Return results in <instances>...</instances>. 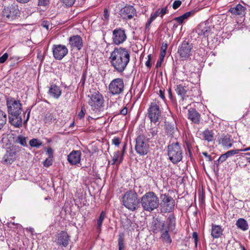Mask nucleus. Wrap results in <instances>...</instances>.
<instances>
[{
  "label": "nucleus",
  "instance_id": "nucleus-22",
  "mask_svg": "<svg viewBox=\"0 0 250 250\" xmlns=\"http://www.w3.org/2000/svg\"><path fill=\"white\" fill-rule=\"evenodd\" d=\"M167 225V220L166 222L161 221L158 218L154 219L151 223V229L152 231L155 233L161 232Z\"/></svg>",
  "mask_w": 250,
  "mask_h": 250
},
{
  "label": "nucleus",
  "instance_id": "nucleus-11",
  "mask_svg": "<svg viewBox=\"0 0 250 250\" xmlns=\"http://www.w3.org/2000/svg\"><path fill=\"white\" fill-rule=\"evenodd\" d=\"M161 203L160 210L161 213H168L173 211L174 208L175 201L168 194L161 195Z\"/></svg>",
  "mask_w": 250,
  "mask_h": 250
},
{
  "label": "nucleus",
  "instance_id": "nucleus-35",
  "mask_svg": "<svg viewBox=\"0 0 250 250\" xmlns=\"http://www.w3.org/2000/svg\"><path fill=\"white\" fill-rule=\"evenodd\" d=\"M26 140V137L22 135H19L16 138L15 142L17 144H20L23 146H27Z\"/></svg>",
  "mask_w": 250,
  "mask_h": 250
},
{
  "label": "nucleus",
  "instance_id": "nucleus-42",
  "mask_svg": "<svg viewBox=\"0 0 250 250\" xmlns=\"http://www.w3.org/2000/svg\"><path fill=\"white\" fill-rule=\"evenodd\" d=\"M76 0H61L62 2L67 7H71Z\"/></svg>",
  "mask_w": 250,
  "mask_h": 250
},
{
  "label": "nucleus",
  "instance_id": "nucleus-21",
  "mask_svg": "<svg viewBox=\"0 0 250 250\" xmlns=\"http://www.w3.org/2000/svg\"><path fill=\"white\" fill-rule=\"evenodd\" d=\"M19 14V10L18 6L11 5L5 7L2 11V15L8 19H14Z\"/></svg>",
  "mask_w": 250,
  "mask_h": 250
},
{
  "label": "nucleus",
  "instance_id": "nucleus-3",
  "mask_svg": "<svg viewBox=\"0 0 250 250\" xmlns=\"http://www.w3.org/2000/svg\"><path fill=\"white\" fill-rule=\"evenodd\" d=\"M140 203L143 209L149 212L158 208L160 204L158 197L153 191L147 192L143 195Z\"/></svg>",
  "mask_w": 250,
  "mask_h": 250
},
{
  "label": "nucleus",
  "instance_id": "nucleus-51",
  "mask_svg": "<svg viewBox=\"0 0 250 250\" xmlns=\"http://www.w3.org/2000/svg\"><path fill=\"white\" fill-rule=\"evenodd\" d=\"M126 147V145L125 144L123 146V149H122V154L120 156V159L119 160V163H121L123 161L124 154L125 151Z\"/></svg>",
  "mask_w": 250,
  "mask_h": 250
},
{
  "label": "nucleus",
  "instance_id": "nucleus-41",
  "mask_svg": "<svg viewBox=\"0 0 250 250\" xmlns=\"http://www.w3.org/2000/svg\"><path fill=\"white\" fill-rule=\"evenodd\" d=\"M120 152L119 151H117L116 152H114L113 153V155L112 156V165L115 164L116 162H118L119 157L120 158Z\"/></svg>",
  "mask_w": 250,
  "mask_h": 250
},
{
  "label": "nucleus",
  "instance_id": "nucleus-4",
  "mask_svg": "<svg viewBox=\"0 0 250 250\" xmlns=\"http://www.w3.org/2000/svg\"><path fill=\"white\" fill-rule=\"evenodd\" d=\"M124 206L130 210L134 211L139 207L140 203L137 193L134 190L127 191L123 197Z\"/></svg>",
  "mask_w": 250,
  "mask_h": 250
},
{
  "label": "nucleus",
  "instance_id": "nucleus-5",
  "mask_svg": "<svg viewBox=\"0 0 250 250\" xmlns=\"http://www.w3.org/2000/svg\"><path fill=\"white\" fill-rule=\"evenodd\" d=\"M87 97V103L91 106V109L95 112L101 111L104 106V99L103 95L98 91H90V94Z\"/></svg>",
  "mask_w": 250,
  "mask_h": 250
},
{
  "label": "nucleus",
  "instance_id": "nucleus-1",
  "mask_svg": "<svg viewBox=\"0 0 250 250\" xmlns=\"http://www.w3.org/2000/svg\"><path fill=\"white\" fill-rule=\"evenodd\" d=\"M130 52L126 48L115 47L110 53L109 61L114 70L122 73L126 69L130 62Z\"/></svg>",
  "mask_w": 250,
  "mask_h": 250
},
{
  "label": "nucleus",
  "instance_id": "nucleus-30",
  "mask_svg": "<svg viewBox=\"0 0 250 250\" xmlns=\"http://www.w3.org/2000/svg\"><path fill=\"white\" fill-rule=\"evenodd\" d=\"M177 128L174 125L168 124L166 125V131L167 135L174 136L175 133L177 131Z\"/></svg>",
  "mask_w": 250,
  "mask_h": 250
},
{
  "label": "nucleus",
  "instance_id": "nucleus-27",
  "mask_svg": "<svg viewBox=\"0 0 250 250\" xmlns=\"http://www.w3.org/2000/svg\"><path fill=\"white\" fill-rule=\"evenodd\" d=\"M224 229L222 226L220 225H216L212 224L211 235L213 238H218L221 237L223 235V231Z\"/></svg>",
  "mask_w": 250,
  "mask_h": 250
},
{
  "label": "nucleus",
  "instance_id": "nucleus-15",
  "mask_svg": "<svg viewBox=\"0 0 250 250\" xmlns=\"http://www.w3.org/2000/svg\"><path fill=\"white\" fill-rule=\"evenodd\" d=\"M53 55L56 60H61L68 52L67 47L62 44H55L52 46Z\"/></svg>",
  "mask_w": 250,
  "mask_h": 250
},
{
  "label": "nucleus",
  "instance_id": "nucleus-45",
  "mask_svg": "<svg viewBox=\"0 0 250 250\" xmlns=\"http://www.w3.org/2000/svg\"><path fill=\"white\" fill-rule=\"evenodd\" d=\"M167 48V44L165 43L164 44V43H163L162 46L161 47V53H160V55L162 57H165L166 53Z\"/></svg>",
  "mask_w": 250,
  "mask_h": 250
},
{
  "label": "nucleus",
  "instance_id": "nucleus-10",
  "mask_svg": "<svg viewBox=\"0 0 250 250\" xmlns=\"http://www.w3.org/2000/svg\"><path fill=\"white\" fill-rule=\"evenodd\" d=\"M135 142V149L136 153L141 156L146 155L149 151V145L145 135L143 134L138 135Z\"/></svg>",
  "mask_w": 250,
  "mask_h": 250
},
{
  "label": "nucleus",
  "instance_id": "nucleus-50",
  "mask_svg": "<svg viewBox=\"0 0 250 250\" xmlns=\"http://www.w3.org/2000/svg\"><path fill=\"white\" fill-rule=\"evenodd\" d=\"M8 55L7 53H5L2 56L0 57V63H4L8 59Z\"/></svg>",
  "mask_w": 250,
  "mask_h": 250
},
{
  "label": "nucleus",
  "instance_id": "nucleus-20",
  "mask_svg": "<svg viewBox=\"0 0 250 250\" xmlns=\"http://www.w3.org/2000/svg\"><path fill=\"white\" fill-rule=\"evenodd\" d=\"M70 240V236L65 231H62L57 234L55 242L60 246L66 247Z\"/></svg>",
  "mask_w": 250,
  "mask_h": 250
},
{
  "label": "nucleus",
  "instance_id": "nucleus-14",
  "mask_svg": "<svg viewBox=\"0 0 250 250\" xmlns=\"http://www.w3.org/2000/svg\"><path fill=\"white\" fill-rule=\"evenodd\" d=\"M193 45L186 41H184L179 46L178 53L183 60H187L191 55Z\"/></svg>",
  "mask_w": 250,
  "mask_h": 250
},
{
  "label": "nucleus",
  "instance_id": "nucleus-26",
  "mask_svg": "<svg viewBox=\"0 0 250 250\" xmlns=\"http://www.w3.org/2000/svg\"><path fill=\"white\" fill-rule=\"evenodd\" d=\"M48 94L55 99H59L62 95V90L60 86L52 84L49 89Z\"/></svg>",
  "mask_w": 250,
  "mask_h": 250
},
{
  "label": "nucleus",
  "instance_id": "nucleus-25",
  "mask_svg": "<svg viewBox=\"0 0 250 250\" xmlns=\"http://www.w3.org/2000/svg\"><path fill=\"white\" fill-rule=\"evenodd\" d=\"M188 117L192 122L199 124L200 121V114L194 109L191 108L188 110Z\"/></svg>",
  "mask_w": 250,
  "mask_h": 250
},
{
  "label": "nucleus",
  "instance_id": "nucleus-33",
  "mask_svg": "<svg viewBox=\"0 0 250 250\" xmlns=\"http://www.w3.org/2000/svg\"><path fill=\"white\" fill-rule=\"evenodd\" d=\"M56 120L55 115L53 113H47L44 118V121L46 124H51Z\"/></svg>",
  "mask_w": 250,
  "mask_h": 250
},
{
  "label": "nucleus",
  "instance_id": "nucleus-36",
  "mask_svg": "<svg viewBox=\"0 0 250 250\" xmlns=\"http://www.w3.org/2000/svg\"><path fill=\"white\" fill-rule=\"evenodd\" d=\"M7 121L6 114L2 110H0V130L6 124Z\"/></svg>",
  "mask_w": 250,
  "mask_h": 250
},
{
  "label": "nucleus",
  "instance_id": "nucleus-43",
  "mask_svg": "<svg viewBox=\"0 0 250 250\" xmlns=\"http://www.w3.org/2000/svg\"><path fill=\"white\" fill-rule=\"evenodd\" d=\"M168 92V97L169 98L171 103L173 104H176V100L175 98L173 97L172 91L170 88H169L167 90Z\"/></svg>",
  "mask_w": 250,
  "mask_h": 250
},
{
  "label": "nucleus",
  "instance_id": "nucleus-13",
  "mask_svg": "<svg viewBox=\"0 0 250 250\" xmlns=\"http://www.w3.org/2000/svg\"><path fill=\"white\" fill-rule=\"evenodd\" d=\"M213 26L202 23L198 25L195 32L200 37L206 39L213 33Z\"/></svg>",
  "mask_w": 250,
  "mask_h": 250
},
{
  "label": "nucleus",
  "instance_id": "nucleus-46",
  "mask_svg": "<svg viewBox=\"0 0 250 250\" xmlns=\"http://www.w3.org/2000/svg\"><path fill=\"white\" fill-rule=\"evenodd\" d=\"M158 10L160 14V16L162 17L164 15H165L167 13V6H166L162 8H159Z\"/></svg>",
  "mask_w": 250,
  "mask_h": 250
},
{
  "label": "nucleus",
  "instance_id": "nucleus-17",
  "mask_svg": "<svg viewBox=\"0 0 250 250\" xmlns=\"http://www.w3.org/2000/svg\"><path fill=\"white\" fill-rule=\"evenodd\" d=\"M67 45L70 46L71 50L76 49L79 51L83 46V39L79 35L72 36L68 39Z\"/></svg>",
  "mask_w": 250,
  "mask_h": 250
},
{
  "label": "nucleus",
  "instance_id": "nucleus-19",
  "mask_svg": "<svg viewBox=\"0 0 250 250\" xmlns=\"http://www.w3.org/2000/svg\"><path fill=\"white\" fill-rule=\"evenodd\" d=\"M218 142L223 147L229 149L232 146L234 141L230 135L223 134L218 137Z\"/></svg>",
  "mask_w": 250,
  "mask_h": 250
},
{
  "label": "nucleus",
  "instance_id": "nucleus-9",
  "mask_svg": "<svg viewBox=\"0 0 250 250\" xmlns=\"http://www.w3.org/2000/svg\"><path fill=\"white\" fill-rule=\"evenodd\" d=\"M21 150V148L16 145L7 148L6 152L2 158L1 163L6 165L12 164L16 160Z\"/></svg>",
  "mask_w": 250,
  "mask_h": 250
},
{
  "label": "nucleus",
  "instance_id": "nucleus-34",
  "mask_svg": "<svg viewBox=\"0 0 250 250\" xmlns=\"http://www.w3.org/2000/svg\"><path fill=\"white\" fill-rule=\"evenodd\" d=\"M158 132V128L157 127L151 128L147 133L146 140L149 141V140L154 138L157 135Z\"/></svg>",
  "mask_w": 250,
  "mask_h": 250
},
{
  "label": "nucleus",
  "instance_id": "nucleus-28",
  "mask_svg": "<svg viewBox=\"0 0 250 250\" xmlns=\"http://www.w3.org/2000/svg\"><path fill=\"white\" fill-rule=\"evenodd\" d=\"M236 226L238 229L243 231H246L249 229V224L247 221L244 218H239L236 221Z\"/></svg>",
  "mask_w": 250,
  "mask_h": 250
},
{
  "label": "nucleus",
  "instance_id": "nucleus-32",
  "mask_svg": "<svg viewBox=\"0 0 250 250\" xmlns=\"http://www.w3.org/2000/svg\"><path fill=\"white\" fill-rule=\"evenodd\" d=\"M105 218V212L104 211H102L100 213L99 218L97 219V229L99 232L101 230V228L103 224L104 220Z\"/></svg>",
  "mask_w": 250,
  "mask_h": 250
},
{
  "label": "nucleus",
  "instance_id": "nucleus-44",
  "mask_svg": "<svg viewBox=\"0 0 250 250\" xmlns=\"http://www.w3.org/2000/svg\"><path fill=\"white\" fill-rule=\"evenodd\" d=\"M85 113H86V109H85V107L84 106H82L81 110L80 112L78 113V117L81 119H83L84 117Z\"/></svg>",
  "mask_w": 250,
  "mask_h": 250
},
{
  "label": "nucleus",
  "instance_id": "nucleus-24",
  "mask_svg": "<svg viewBox=\"0 0 250 250\" xmlns=\"http://www.w3.org/2000/svg\"><path fill=\"white\" fill-rule=\"evenodd\" d=\"M81 154L79 150H73L67 156V160L70 164L76 165L80 162Z\"/></svg>",
  "mask_w": 250,
  "mask_h": 250
},
{
  "label": "nucleus",
  "instance_id": "nucleus-52",
  "mask_svg": "<svg viewBox=\"0 0 250 250\" xmlns=\"http://www.w3.org/2000/svg\"><path fill=\"white\" fill-rule=\"evenodd\" d=\"M227 158H227L226 155L225 154V153L223 154L219 158V159L218 160V163H222L223 162L225 161Z\"/></svg>",
  "mask_w": 250,
  "mask_h": 250
},
{
  "label": "nucleus",
  "instance_id": "nucleus-47",
  "mask_svg": "<svg viewBox=\"0 0 250 250\" xmlns=\"http://www.w3.org/2000/svg\"><path fill=\"white\" fill-rule=\"evenodd\" d=\"M182 4V2L180 0H175L172 4V7L174 9H176L180 6Z\"/></svg>",
  "mask_w": 250,
  "mask_h": 250
},
{
  "label": "nucleus",
  "instance_id": "nucleus-53",
  "mask_svg": "<svg viewBox=\"0 0 250 250\" xmlns=\"http://www.w3.org/2000/svg\"><path fill=\"white\" fill-rule=\"evenodd\" d=\"M49 2V0H39L38 5L39 6H46Z\"/></svg>",
  "mask_w": 250,
  "mask_h": 250
},
{
  "label": "nucleus",
  "instance_id": "nucleus-37",
  "mask_svg": "<svg viewBox=\"0 0 250 250\" xmlns=\"http://www.w3.org/2000/svg\"><path fill=\"white\" fill-rule=\"evenodd\" d=\"M42 142L37 139H32L29 141V145L31 147H34L36 148H39L42 145Z\"/></svg>",
  "mask_w": 250,
  "mask_h": 250
},
{
  "label": "nucleus",
  "instance_id": "nucleus-29",
  "mask_svg": "<svg viewBox=\"0 0 250 250\" xmlns=\"http://www.w3.org/2000/svg\"><path fill=\"white\" fill-rule=\"evenodd\" d=\"M187 87L185 85V83L184 85L179 84L177 85L175 91L179 96L181 97L182 99H184V98L187 93Z\"/></svg>",
  "mask_w": 250,
  "mask_h": 250
},
{
  "label": "nucleus",
  "instance_id": "nucleus-7",
  "mask_svg": "<svg viewBox=\"0 0 250 250\" xmlns=\"http://www.w3.org/2000/svg\"><path fill=\"white\" fill-rule=\"evenodd\" d=\"M160 106V103L157 99H155L150 104L147 114L151 123L158 124L160 122L162 114Z\"/></svg>",
  "mask_w": 250,
  "mask_h": 250
},
{
  "label": "nucleus",
  "instance_id": "nucleus-6",
  "mask_svg": "<svg viewBox=\"0 0 250 250\" xmlns=\"http://www.w3.org/2000/svg\"><path fill=\"white\" fill-rule=\"evenodd\" d=\"M167 155L169 160L173 164H176L182 160L183 151L178 142L172 143L168 145Z\"/></svg>",
  "mask_w": 250,
  "mask_h": 250
},
{
  "label": "nucleus",
  "instance_id": "nucleus-23",
  "mask_svg": "<svg viewBox=\"0 0 250 250\" xmlns=\"http://www.w3.org/2000/svg\"><path fill=\"white\" fill-rule=\"evenodd\" d=\"M246 9L245 7L240 4H238L235 7L229 8V12L231 14V16L233 17L236 16L242 17L245 16Z\"/></svg>",
  "mask_w": 250,
  "mask_h": 250
},
{
  "label": "nucleus",
  "instance_id": "nucleus-49",
  "mask_svg": "<svg viewBox=\"0 0 250 250\" xmlns=\"http://www.w3.org/2000/svg\"><path fill=\"white\" fill-rule=\"evenodd\" d=\"M185 143H186V146L187 147L188 150H191L192 149L193 142H192L189 140H187L186 141Z\"/></svg>",
  "mask_w": 250,
  "mask_h": 250
},
{
  "label": "nucleus",
  "instance_id": "nucleus-8",
  "mask_svg": "<svg viewBox=\"0 0 250 250\" xmlns=\"http://www.w3.org/2000/svg\"><path fill=\"white\" fill-rule=\"evenodd\" d=\"M175 218L172 214H170L167 218V225L160 233L161 238L163 241L170 244L172 243V239L170 233L175 229Z\"/></svg>",
  "mask_w": 250,
  "mask_h": 250
},
{
  "label": "nucleus",
  "instance_id": "nucleus-60",
  "mask_svg": "<svg viewBox=\"0 0 250 250\" xmlns=\"http://www.w3.org/2000/svg\"><path fill=\"white\" fill-rule=\"evenodd\" d=\"M203 155L205 156L208 159V161H212V159L210 155H208L207 152H203L202 153Z\"/></svg>",
  "mask_w": 250,
  "mask_h": 250
},
{
  "label": "nucleus",
  "instance_id": "nucleus-57",
  "mask_svg": "<svg viewBox=\"0 0 250 250\" xmlns=\"http://www.w3.org/2000/svg\"><path fill=\"white\" fill-rule=\"evenodd\" d=\"M164 57H162L160 55V58H159V60H158V61L157 62V63L156 64V67L158 68V67L161 66L162 62L164 60Z\"/></svg>",
  "mask_w": 250,
  "mask_h": 250
},
{
  "label": "nucleus",
  "instance_id": "nucleus-55",
  "mask_svg": "<svg viewBox=\"0 0 250 250\" xmlns=\"http://www.w3.org/2000/svg\"><path fill=\"white\" fill-rule=\"evenodd\" d=\"M52 161L48 159H46L43 162V165L45 167H48L52 165Z\"/></svg>",
  "mask_w": 250,
  "mask_h": 250
},
{
  "label": "nucleus",
  "instance_id": "nucleus-40",
  "mask_svg": "<svg viewBox=\"0 0 250 250\" xmlns=\"http://www.w3.org/2000/svg\"><path fill=\"white\" fill-rule=\"evenodd\" d=\"M240 152V149H232L229 150L225 153L227 158L233 156L235 154H238Z\"/></svg>",
  "mask_w": 250,
  "mask_h": 250
},
{
  "label": "nucleus",
  "instance_id": "nucleus-18",
  "mask_svg": "<svg viewBox=\"0 0 250 250\" xmlns=\"http://www.w3.org/2000/svg\"><path fill=\"white\" fill-rule=\"evenodd\" d=\"M120 15L124 19L130 20L136 15V11L133 6L127 5L120 10Z\"/></svg>",
  "mask_w": 250,
  "mask_h": 250
},
{
  "label": "nucleus",
  "instance_id": "nucleus-2",
  "mask_svg": "<svg viewBox=\"0 0 250 250\" xmlns=\"http://www.w3.org/2000/svg\"><path fill=\"white\" fill-rule=\"evenodd\" d=\"M6 105L10 123L16 127H20L22 121L21 116L22 104L20 101L13 98H8L6 100Z\"/></svg>",
  "mask_w": 250,
  "mask_h": 250
},
{
  "label": "nucleus",
  "instance_id": "nucleus-63",
  "mask_svg": "<svg viewBox=\"0 0 250 250\" xmlns=\"http://www.w3.org/2000/svg\"><path fill=\"white\" fill-rule=\"evenodd\" d=\"M173 21H176L177 23L179 24H182L183 22V21L180 17L175 18L173 19Z\"/></svg>",
  "mask_w": 250,
  "mask_h": 250
},
{
  "label": "nucleus",
  "instance_id": "nucleus-39",
  "mask_svg": "<svg viewBox=\"0 0 250 250\" xmlns=\"http://www.w3.org/2000/svg\"><path fill=\"white\" fill-rule=\"evenodd\" d=\"M132 224V221L128 218H126L123 221V226L125 229H129Z\"/></svg>",
  "mask_w": 250,
  "mask_h": 250
},
{
  "label": "nucleus",
  "instance_id": "nucleus-48",
  "mask_svg": "<svg viewBox=\"0 0 250 250\" xmlns=\"http://www.w3.org/2000/svg\"><path fill=\"white\" fill-rule=\"evenodd\" d=\"M112 143L116 146H119L121 143V140L119 137H114L112 140Z\"/></svg>",
  "mask_w": 250,
  "mask_h": 250
},
{
  "label": "nucleus",
  "instance_id": "nucleus-62",
  "mask_svg": "<svg viewBox=\"0 0 250 250\" xmlns=\"http://www.w3.org/2000/svg\"><path fill=\"white\" fill-rule=\"evenodd\" d=\"M30 111L31 110L29 109H28L26 110V112H27V115L26 117V120L24 121V124H26L28 121L29 120V119L30 118Z\"/></svg>",
  "mask_w": 250,
  "mask_h": 250
},
{
  "label": "nucleus",
  "instance_id": "nucleus-56",
  "mask_svg": "<svg viewBox=\"0 0 250 250\" xmlns=\"http://www.w3.org/2000/svg\"><path fill=\"white\" fill-rule=\"evenodd\" d=\"M159 96L165 101L166 98L165 96V90L162 89H160L159 91Z\"/></svg>",
  "mask_w": 250,
  "mask_h": 250
},
{
  "label": "nucleus",
  "instance_id": "nucleus-12",
  "mask_svg": "<svg viewBox=\"0 0 250 250\" xmlns=\"http://www.w3.org/2000/svg\"><path fill=\"white\" fill-rule=\"evenodd\" d=\"M125 84L122 78H116L111 81L108 85L109 92L112 95H117L124 91Z\"/></svg>",
  "mask_w": 250,
  "mask_h": 250
},
{
  "label": "nucleus",
  "instance_id": "nucleus-16",
  "mask_svg": "<svg viewBox=\"0 0 250 250\" xmlns=\"http://www.w3.org/2000/svg\"><path fill=\"white\" fill-rule=\"evenodd\" d=\"M125 30L122 28H117L113 31L112 41L114 43L119 45L126 39Z\"/></svg>",
  "mask_w": 250,
  "mask_h": 250
},
{
  "label": "nucleus",
  "instance_id": "nucleus-58",
  "mask_svg": "<svg viewBox=\"0 0 250 250\" xmlns=\"http://www.w3.org/2000/svg\"><path fill=\"white\" fill-rule=\"evenodd\" d=\"M159 16H160V14L158 10H157L153 14H151L150 18L154 20Z\"/></svg>",
  "mask_w": 250,
  "mask_h": 250
},
{
  "label": "nucleus",
  "instance_id": "nucleus-61",
  "mask_svg": "<svg viewBox=\"0 0 250 250\" xmlns=\"http://www.w3.org/2000/svg\"><path fill=\"white\" fill-rule=\"evenodd\" d=\"M127 113V109L126 107H124L120 110V114L123 115H126Z\"/></svg>",
  "mask_w": 250,
  "mask_h": 250
},
{
  "label": "nucleus",
  "instance_id": "nucleus-54",
  "mask_svg": "<svg viewBox=\"0 0 250 250\" xmlns=\"http://www.w3.org/2000/svg\"><path fill=\"white\" fill-rule=\"evenodd\" d=\"M192 238L194 239V243L195 244V245L196 246L197 245V242L198 241V235L196 232H193L192 233Z\"/></svg>",
  "mask_w": 250,
  "mask_h": 250
},
{
  "label": "nucleus",
  "instance_id": "nucleus-64",
  "mask_svg": "<svg viewBox=\"0 0 250 250\" xmlns=\"http://www.w3.org/2000/svg\"><path fill=\"white\" fill-rule=\"evenodd\" d=\"M153 21L154 20L152 18H151L150 17V18L148 19V20L147 21V22L146 23V28H148L149 27L150 25L151 24V22Z\"/></svg>",
  "mask_w": 250,
  "mask_h": 250
},
{
  "label": "nucleus",
  "instance_id": "nucleus-59",
  "mask_svg": "<svg viewBox=\"0 0 250 250\" xmlns=\"http://www.w3.org/2000/svg\"><path fill=\"white\" fill-rule=\"evenodd\" d=\"M42 27L45 28L47 30L49 29V23L48 21H43L42 23Z\"/></svg>",
  "mask_w": 250,
  "mask_h": 250
},
{
  "label": "nucleus",
  "instance_id": "nucleus-38",
  "mask_svg": "<svg viewBox=\"0 0 250 250\" xmlns=\"http://www.w3.org/2000/svg\"><path fill=\"white\" fill-rule=\"evenodd\" d=\"M124 234H120L118 238L119 250H125V246L124 243Z\"/></svg>",
  "mask_w": 250,
  "mask_h": 250
},
{
  "label": "nucleus",
  "instance_id": "nucleus-31",
  "mask_svg": "<svg viewBox=\"0 0 250 250\" xmlns=\"http://www.w3.org/2000/svg\"><path fill=\"white\" fill-rule=\"evenodd\" d=\"M203 137L204 140L211 142L214 139L213 133L211 131L206 130L203 132Z\"/></svg>",
  "mask_w": 250,
  "mask_h": 250
}]
</instances>
